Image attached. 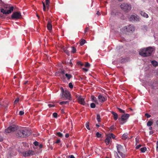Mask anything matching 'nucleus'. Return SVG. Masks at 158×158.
I'll return each mask as SVG.
<instances>
[{"label": "nucleus", "instance_id": "19", "mask_svg": "<svg viewBox=\"0 0 158 158\" xmlns=\"http://www.w3.org/2000/svg\"><path fill=\"white\" fill-rule=\"evenodd\" d=\"M111 114L113 115L114 117V120H116L118 118V114L115 112L112 111L111 112Z\"/></svg>", "mask_w": 158, "mask_h": 158}, {"label": "nucleus", "instance_id": "14", "mask_svg": "<svg viewBox=\"0 0 158 158\" xmlns=\"http://www.w3.org/2000/svg\"><path fill=\"white\" fill-rule=\"evenodd\" d=\"M78 101L79 103L83 105H84L85 104L84 99L81 96H80L78 98Z\"/></svg>", "mask_w": 158, "mask_h": 158}, {"label": "nucleus", "instance_id": "31", "mask_svg": "<svg viewBox=\"0 0 158 158\" xmlns=\"http://www.w3.org/2000/svg\"><path fill=\"white\" fill-rule=\"evenodd\" d=\"M97 119L98 122H100V115L99 114H98L97 116Z\"/></svg>", "mask_w": 158, "mask_h": 158}, {"label": "nucleus", "instance_id": "2", "mask_svg": "<svg viewBox=\"0 0 158 158\" xmlns=\"http://www.w3.org/2000/svg\"><path fill=\"white\" fill-rule=\"evenodd\" d=\"M14 7L9 4L4 5L0 10L1 13L4 14H9L13 11Z\"/></svg>", "mask_w": 158, "mask_h": 158}, {"label": "nucleus", "instance_id": "32", "mask_svg": "<svg viewBox=\"0 0 158 158\" xmlns=\"http://www.w3.org/2000/svg\"><path fill=\"white\" fill-rule=\"evenodd\" d=\"M120 155L121 156L122 158H124L125 157V155L121 152H118Z\"/></svg>", "mask_w": 158, "mask_h": 158}, {"label": "nucleus", "instance_id": "60", "mask_svg": "<svg viewBox=\"0 0 158 158\" xmlns=\"http://www.w3.org/2000/svg\"><path fill=\"white\" fill-rule=\"evenodd\" d=\"M149 130H152V127H151V126H149Z\"/></svg>", "mask_w": 158, "mask_h": 158}, {"label": "nucleus", "instance_id": "56", "mask_svg": "<svg viewBox=\"0 0 158 158\" xmlns=\"http://www.w3.org/2000/svg\"><path fill=\"white\" fill-rule=\"evenodd\" d=\"M77 64L78 65H82V63L81 62H80V61L78 62H77Z\"/></svg>", "mask_w": 158, "mask_h": 158}, {"label": "nucleus", "instance_id": "58", "mask_svg": "<svg viewBox=\"0 0 158 158\" xmlns=\"http://www.w3.org/2000/svg\"><path fill=\"white\" fill-rule=\"evenodd\" d=\"M156 126L158 127V119L156 121Z\"/></svg>", "mask_w": 158, "mask_h": 158}, {"label": "nucleus", "instance_id": "41", "mask_svg": "<svg viewBox=\"0 0 158 158\" xmlns=\"http://www.w3.org/2000/svg\"><path fill=\"white\" fill-rule=\"evenodd\" d=\"M69 87L71 89H72L73 87V85L72 83H69Z\"/></svg>", "mask_w": 158, "mask_h": 158}, {"label": "nucleus", "instance_id": "8", "mask_svg": "<svg viewBox=\"0 0 158 158\" xmlns=\"http://www.w3.org/2000/svg\"><path fill=\"white\" fill-rule=\"evenodd\" d=\"M129 116V114H127L123 115L121 116L120 119V120L119 121L120 124H123L126 122Z\"/></svg>", "mask_w": 158, "mask_h": 158}, {"label": "nucleus", "instance_id": "24", "mask_svg": "<svg viewBox=\"0 0 158 158\" xmlns=\"http://www.w3.org/2000/svg\"><path fill=\"white\" fill-rule=\"evenodd\" d=\"M151 63L154 66L156 67L158 65V62L155 60L152 61Z\"/></svg>", "mask_w": 158, "mask_h": 158}, {"label": "nucleus", "instance_id": "62", "mask_svg": "<svg viewBox=\"0 0 158 158\" xmlns=\"http://www.w3.org/2000/svg\"><path fill=\"white\" fill-rule=\"evenodd\" d=\"M83 69L85 70V71H87L88 70V69L86 68H83Z\"/></svg>", "mask_w": 158, "mask_h": 158}, {"label": "nucleus", "instance_id": "54", "mask_svg": "<svg viewBox=\"0 0 158 158\" xmlns=\"http://www.w3.org/2000/svg\"><path fill=\"white\" fill-rule=\"evenodd\" d=\"M69 136V134L68 133H67L65 134V137H66V138H68Z\"/></svg>", "mask_w": 158, "mask_h": 158}, {"label": "nucleus", "instance_id": "49", "mask_svg": "<svg viewBox=\"0 0 158 158\" xmlns=\"http://www.w3.org/2000/svg\"><path fill=\"white\" fill-rule=\"evenodd\" d=\"M141 146V144H139L138 145L136 146L135 148L136 149H139Z\"/></svg>", "mask_w": 158, "mask_h": 158}, {"label": "nucleus", "instance_id": "18", "mask_svg": "<svg viewBox=\"0 0 158 158\" xmlns=\"http://www.w3.org/2000/svg\"><path fill=\"white\" fill-rule=\"evenodd\" d=\"M140 14L141 16L145 18H148V15L144 12L140 11Z\"/></svg>", "mask_w": 158, "mask_h": 158}, {"label": "nucleus", "instance_id": "21", "mask_svg": "<svg viewBox=\"0 0 158 158\" xmlns=\"http://www.w3.org/2000/svg\"><path fill=\"white\" fill-rule=\"evenodd\" d=\"M153 123L152 120L150 119L149 121L147 122V125L148 126H151Z\"/></svg>", "mask_w": 158, "mask_h": 158}, {"label": "nucleus", "instance_id": "46", "mask_svg": "<svg viewBox=\"0 0 158 158\" xmlns=\"http://www.w3.org/2000/svg\"><path fill=\"white\" fill-rule=\"evenodd\" d=\"M24 114V112L23 111H20L19 112V114L20 115H22Z\"/></svg>", "mask_w": 158, "mask_h": 158}, {"label": "nucleus", "instance_id": "3", "mask_svg": "<svg viewBox=\"0 0 158 158\" xmlns=\"http://www.w3.org/2000/svg\"><path fill=\"white\" fill-rule=\"evenodd\" d=\"M60 89L62 92V97L63 98L65 97L66 98V99L70 100L71 98L70 92L67 90H64L63 88L62 87L60 88Z\"/></svg>", "mask_w": 158, "mask_h": 158}, {"label": "nucleus", "instance_id": "13", "mask_svg": "<svg viewBox=\"0 0 158 158\" xmlns=\"http://www.w3.org/2000/svg\"><path fill=\"white\" fill-rule=\"evenodd\" d=\"M98 99L99 102H103L106 100V98H105L101 94H99L98 95Z\"/></svg>", "mask_w": 158, "mask_h": 158}, {"label": "nucleus", "instance_id": "26", "mask_svg": "<svg viewBox=\"0 0 158 158\" xmlns=\"http://www.w3.org/2000/svg\"><path fill=\"white\" fill-rule=\"evenodd\" d=\"M147 150V148L146 147H144L140 149V151L142 153H144Z\"/></svg>", "mask_w": 158, "mask_h": 158}, {"label": "nucleus", "instance_id": "9", "mask_svg": "<svg viewBox=\"0 0 158 158\" xmlns=\"http://www.w3.org/2000/svg\"><path fill=\"white\" fill-rule=\"evenodd\" d=\"M11 18L13 19H18L22 18L21 13L20 12H15L13 13Z\"/></svg>", "mask_w": 158, "mask_h": 158}, {"label": "nucleus", "instance_id": "15", "mask_svg": "<svg viewBox=\"0 0 158 158\" xmlns=\"http://www.w3.org/2000/svg\"><path fill=\"white\" fill-rule=\"evenodd\" d=\"M47 27L48 29L50 31L52 29V26L51 24V21L49 20L48 21Z\"/></svg>", "mask_w": 158, "mask_h": 158}, {"label": "nucleus", "instance_id": "59", "mask_svg": "<svg viewBox=\"0 0 158 158\" xmlns=\"http://www.w3.org/2000/svg\"><path fill=\"white\" fill-rule=\"evenodd\" d=\"M70 158H75L74 156L73 155H71L70 156Z\"/></svg>", "mask_w": 158, "mask_h": 158}, {"label": "nucleus", "instance_id": "38", "mask_svg": "<svg viewBox=\"0 0 158 158\" xmlns=\"http://www.w3.org/2000/svg\"><path fill=\"white\" fill-rule=\"evenodd\" d=\"M96 135L97 137L100 138L101 137V135L98 132H97L96 134Z\"/></svg>", "mask_w": 158, "mask_h": 158}, {"label": "nucleus", "instance_id": "47", "mask_svg": "<svg viewBox=\"0 0 158 158\" xmlns=\"http://www.w3.org/2000/svg\"><path fill=\"white\" fill-rule=\"evenodd\" d=\"M53 116L55 118H56L57 116V114L56 113H54L53 114Z\"/></svg>", "mask_w": 158, "mask_h": 158}, {"label": "nucleus", "instance_id": "12", "mask_svg": "<svg viewBox=\"0 0 158 158\" xmlns=\"http://www.w3.org/2000/svg\"><path fill=\"white\" fill-rule=\"evenodd\" d=\"M129 20L131 21H139V18L137 15H131L129 18Z\"/></svg>", "mask_w": 158, "mask_h": 158}, {"label": "nucleus", "instance_id": "57", "mask_svg": "<svg viewBox=\"0 0 158 158\" xmlns=\"http://www.w3.org/2000/svg\"><path fill=\"white\" fill-rule=\"evenodd\" d=\"M110 130H113L114 128V126H111L110 127Z\"/></svg>", "mask_w": 158, "mask_h": 158}, {"label": "nucleus", "instance_id": "28", "mask_svg": "<svg viewBox=\"0 0 158 158\" xmlns=\"http://www.w3.org/2000/svg\"><path fill=\"white\" fill-rule=\"evenodd\" d=\"M63 51L64 52H65L66 54H67L68 55H69V51L67 49H66L65 48H64L63 49Z\"/></svg>", "mask_w": 158, "mask_h": 158}, {"label": "nucleus", "instance_id": "20", "mask_svg": "<svg viewBox=\"0 0 158 158\" xmlns=\"http://www.w3.org/2000/svg\"><path fill=\"white\" fill-rule=\"evenodd\" d=\"M146 48H143L141 49L139 51V54L140 55L142 56V54H143L146 53Z\"/></svg>", "mask_w": 158, "mask_h": 158}, {"label": "nucleus", "instance_id": "33", "mask_svg": "<svg viewBox=\"0 0 158 158\" xmlns=\"http://www.w3.org/2000/svg\"><path fill=\"white\" fill-rule=\"evenodd\" d=\"M56 135L60 137H62L63 136V135L60 132L57 133Z\"/></svg>", "mask_w": 158, "mask_h": 158}, {"label": "nucleus", "instance_id": "34", "mask_svg": "<svg viewBox=\"0 0 158 158\" xmlns=\"http://www.w3.org/2000/svg\"><path fill=\"white\" fill-rule=\"evenodd\" d=\"M85 126H86V128L89 130H90V129L89 127V122H87L85 124Z\"/></svg>", "mask_w": 158, "mask_h": 158}, {"label": "nucleus", "instance_id": "63", "mask_svg": "<svg viewBox=\"0 0 158 158\" xmlns=\"http://www.w3.org/2000/svg\"><path fill=\"white\" fill-rule=\"evenodd\" d=\"M96 127H99V125H98V124H97L96 125Z\"/></svg>", "mask_w": 158, "mask_h": 158}, {"label": "nucleus", "instance_id": "61", "mask_svg": "<svg viewBox=\"0 0 158 158\" xmlns=\"http://www.w3.org/2000/svg\"><path fill=\"white\" fill-rule=\"evenodd\" d=\"M96 14L97 15H100V13L98 11L97 12V13H96Z\"/></svg>", "mask_w": 158, "mask_h": 158}, {"label": "nucleus", "instance_id": "25", "mask_svg": "<svg viewBox=\"0 0 158 158\" xmlns=\"http://www.w3.org/2000/svg\"><path fill=\"white\" fill-rule=\"evenodd\" d=\"M69 102L68 101H63L61 102H59V104L60 105H64V104H68Z\"/></svg>", "mask_w": 158, "mask_h": 158}, {"label": "nucleus", "instance_id": "44", "mask_svg": "<svg viewBox=\"0 0 158 158\" xmlns=\"http://www.w3.org/2000/svg\"><path fill=\"white\" fill-rule=\"evenodd\" d=\"M145 116L147 117V118H148L151 117V116L148 113H146L145 114Z\"/></svg>", "mask_w": 158, "mask_h": 158}, {"label": "nucleus", "instance_id": "27", "mask_svg": "<svg viewBox=\"0 0 158 158\" xmlns=\"http://www.w3.org/2000/svg\"><path fill=\"white\" fill-rule=\"evenodd\" d=\"M46 4L47 6V7L48 8H49V4L50 2L49 0H45Z\"/></svg>", "mask_w": 158, "mask_h": 158}, {"label": "nucleus", "instance_id": "45", "mask_svg": "<svg viewBox=\"0 0 158 158\" xmlns=\"http://www.w3.org/2000/svg\"><path fill=\"white\" fill-rule=\"evenodd\" d=\"M19 101V99L18 98H16L15 100L14 101V104H17Z\"/></svg>", "mask_w": 158, "mask_h": 158}, {"label": "nucleus", "instance_id": "6", "mask_svg": "<svg viewBox=\"0 0 158 158\" xmlns=\"http://www.w3.org/2000/svg\"><path fill=\"white\" fill-rule=\"evenodd\" d=\"M121 8L125 11H128L130 10L131 8V5L127 3H123L120 5Z\"/></svg>", "mask_w": 158, "mask_h": 158}, {"label": "nucleus", "instance_id": "39", "mask_svg": "<svg viewBox=\"0 0 158 158\" xmlns=\"http://www.w3.org/2000/svg\"><path fill=\"white\" fill-rule=\"evenodd\" d=\"M33 144L35 146H38L39 144V143L37 141H35L33 143Z\"/></svg>", "mask_w": 158, "mask_h": 158}, {"label": "nucleus", "instance_id": "1", "mask_svg": "<svg viewBox=\"0 0 158 158\" xmlns=\"http://www.w3.org/2000/svg\"><path fill=\"white\" fill-rule=\"evenodd\" d=\"M28 130L25 128H20L17 131L16 136L20 138L25 137L30 135Z\"/></svg>", "mask_w": 158, "mask_h": 158}, {"label": "nucleus", "instance_id": "11", "mask_svg": "<svg viewBox=\"0 0 158 158\" xmlns=\"http://www.w3.org/2000/svg\"><path fill=\"white\" fill-rule=\"evenodd\" d=\"M35 154V152L32 150H29L25 151L23 154V156H32Z\"/></svg>", "mask_w": 158, "mask_h": 158}, {"label": "nucleus", "instance_id": "4", "mask_svg": "<svg viewBox=\"0 0 158 158\" xmlns=\"http://www.w3.org/2000/svg\"><path fill=\"white\" fill-rule=\"evenodd\" d=\"M60 74L62 75L65 74L66 77L68 80H69L72 77V75L70 74L65 73V71L63 69L60 70L56 73V76H60Z\"/></svg>", "mask_w": 158, "mask_h": 158}, {"label": "nucleus", "instance_id": "64", "mask_svg": "<svg viewBox=\"0 0 158 158\" xmlns=\"http://www.w3.org/2000/svg\"><path fill=\"white\" fill-rule=\"evenodd\" d=\"M115 158H120L119 156H117Z\"/></svg>", "mask_w": 158, "mask_h": 158}, {"label": "nucleus", "instance_id": "42", "mask_svg": "<svg viewBox=\"0 0 158 158\" xmlns=\"http://www.w3.org/2000/svg\"><path fill=\"white\" fill-rule=\"evenodd\" d=\"M4 4L2 2L1 0H0V8H1L4 5Z\"/></svg>", "mask_w": 158, "mask_h": 158}, {"label": "nucleus", "instance_id": "37", "mask_svg": "<svg viewBox=\"0 0 158 158\" xmlns=\"http://www.w3.org/2000/svg\"><path fill=\"white\" fill-rule=\"evenodd\" d=\"M118 110L120 112L122 113H125V110H123L122 109L120 108H118Z\"/></svg>", "mask_w": 158, "mask_h": 158}, {"label": "nucleus", "instance_id": "5", "mask_svg": "<svg viewBox=\"0 0 158 158\" xmlns=\"http://www.w3.org/2000/svg\"><path fill=\"white\" fill-rule=\"evenodd\" d=\"M134 30L135 28L134 26L133 25H130L127 27L126 26L123 27L121 29V31L123 33L127 34V32H130V31H133Z\"/></svg>", "mask_w": 158, "mask_h": 158}, {"label": "nucleus", "instance_id": "22", "mask_svg": "<svg viewBox=\"0 0 158 158\" xmlns=\"http://www.w3.org/2000/svg\"><path fill=\"white\" fill-rule=\"evenodd\" d=\"M127 138H128V134L127 133H124L123 135L122 139L124 140H126Z\"/></svg>", "mask_w": 158, "mask_h": 158}, {"label": "nucleus", "instance_id": "40", "mask_svg": "<svg viewBox=\"0 0 158 158\" xmlns=\"http://www.w3.org/2000/svg\"><path fill=\"white\" fill-rule=\"evenodd\" d=\"M42 4H43V10L44 11H45L46 10V6H45V4L44 2H42Z\"/></svg>", "mask_w": 158, "mask_h": 158}, {"label": "nucleus", "instance_id": "51", "mask_svg": "<svg viewBox=\"0 0 158 158\" xmlns=\"http://www.w3.org/2000/svg\"><path fill=\"white\" fill-rule=\"evenodd\" d=\"M90 66V64L88 63H87L85 64V66L86 67H89Z\"/></svg>", "mask_w": 158, "mask_h": 158}, {"label": "nucleus", "instance_id": "50", "mask_svg": "<svg viewBox=\"0 0 158 158\" xmlns=\"http://www.w3.org/2000/svg\"><path fill=\"white\" fill-rule=\"evenodd\" d=\"M38 146V147L39 148V149L43 147V145L41 144H39Z\"/></svg>", "mask_w": 158, "mask_h": 158}, {"label": "nucleus", "instance_id": "29", "mask_svg": "<svg viewBox=\"0 0 158 158\" xmlns=\"http://www.w3.org/2000/svg\"><path fill=\"white\" fill-rule=\"evenodd\" d=\"M108 137H110V138L111 139V138H112L113 139H114L115 138V135L113 133H111L108 136Z\"/></svg>", "mask_w": 158, "mask_h": 158}, {"label": "nucleus", "instance_id": "53", "mask_svg": "<svg viewBox=\"0 0 158 158\" xmlns=\"http://www.w3.org/2000/svg\"><path fill=\"white\" fill-rule=\"evenodd\" d=\"M60 142V139H58L55 142V143H59Z\"/></svg>", "mask_w": 158, "mask_h": 158}, {"label": "nucleus", "instance_id": "55", "mask_svg": "<svg viewBox=\"0 0 158 158\" xmlns=\"http://www.w3.org/2000/svg\"><path fill=\"white\" fill-rule=\"evenodd\" d=\"M3 140V138L2 136H0V141H2Z\"/></svg>", "mask_w": 158, "mask_h": 158}, {"label": "nucleus", "instance_id": "10", "mask_svg": "<svg viewBox=\"0 0 158 158\" xmlns=\"http://www.w3.org/2000/svg\"><path fill=\"white\" fill-rule=\"evenodd\" d=\"M17 130V128L15 126L13 125L9 127L5 130V132L6 133H9L13 132Z\"/></svg>", "mask_w": 158, "mask_h": 158}, {"label": "nucleus", "instance_id": "23", "mask_svg": "<svg viewBox=\"0 0 158 158\" xmlns=\"http://www.w3.org/2000/svg\"><path fill=\"white\" fill-rule=\"evenodd\" d=\"M91 98L92 100V101L93 102H95L96 103H97V104L98 103V100H97V98L94 97V96H91Z\"/></svg>", "mask_w": 158, "mask_h": 158}, {"label": "nucleus", "instance_id": "7", "mask_svg": "<svg viewBox=\"0 0 158 158\" xmlns=\"http://www.w3.org/2000/svg\"><path fill=\"white\" fill-rule=\"evenodd\" d=\"M153 51V49L150 47L146 48V53L142 54V56L143 57L148 56H150Z\"/></svg>", "mask_w": 158, "mask_h": 158}, {"label": "nucleus", "instance_id": "43", "mask_svg": "<svg viewBox=\"0 0 158 158\" xmlns=\"http://www.w3.org/2000/svg\"><path fill=\"white\" fill-rule=\"evenodd\" d=\"M114 156L116 158L117 156H118L119 155H118L117 152H116V151H114Z\"/></svg>", "mask_w": 158, "mask_h": 158}, {"label": "nucleus", "instance_id": "17", "mask_svg": "<svg viewBox=\"0 0 158 158\" xmlns=\"http://www.w3.org/2000/svg\"><path fill=\"white\" fill-rule=\"evenodd\" d=\"M116 148L118 152H121L123 149V146L121 145L118 144H117L116 146Z\"/></svg>", "mask_w": 158, "mask_h": 158}, {"label": "nucleus", "instance_id": "35", "mask_svg": "<svg viewBox=\"0 0 158 158\" xmlns=\"http://www.w3.org/2000/svg\"><path fill=\"white\" fill-rule=\"evenodd\" d=\"M71 52L73 53H75L76 52V49L74 47H72Z\"/></svg>", "mask_w": 158, "mask_h": 158}, {"label": "nucleus", "instance_id": "48", "mask_svg": "<svg viewBox=\"0 0 158 158\" xmlns=\"http://www.w3.org/2000/svg\"><path fill=\"white\" fill-rule=\"evenodd\" d=\"M48 106L49 107H54L55 106L54 105L52 104H48Z\"/></svg>", "mask_w": 158, "mask_h": 158}, {"label": "nucleus", "instance_id": "52", "mask_svg": "<svg viewBox=\"0 0 158 158\" xmlns=\"http://www.w3.org/2000/svg\"><path fill=\"white\" fill-rule=\"evenodd\" d=\"M89 30V28L88 27H87L85 30V32L86 33V32H87L88 30Z\"/></svg>", "mask_w": 158, "mask_h": 158}, {"label": "nucleus", "instance_id": "36", "mask_svg": "<svg viewBox=\"0 0 158 158\" xmlns=\"http://www.w3.org/2000/svg\"><path fill=\"white\" fill-rule=\"evenodd\" d=\"M95 105L94 103H92L90 104V107L91 108H94L95 107Z\"/></svg>", "mask_w": 158, "mask_h": 158}, {"label": "nucleus", "instance_id": "16", "mask_svg": "<svg viewBox=\"0 0 158 158\" xmlns=\"http://www.w3.org/2000/svg\"><path fill=\"white\" fill-rule=\"evenodd\" d=\"M111 139L110 138V137H109L108 136L106 138L105 140V142L106 145H108L110 143V142H111Z\"/></svg>", "mask_w": 158, "mask_h": 158}, {"label": "nucleus", "instance_id": "30", "mask_svg": "<svg viewBox=\"0 0 158 158\" xmlns=\"http://www.w3.org/2000/svg\"><path fill=\"white\" fill-rule=\"evenodd\" d=\"M86 41L85 40H82L80 42V45L81 46H82L85 43Z\"/></svg>", "mask_w": 158, "mask_h": 158}]
</instances>
